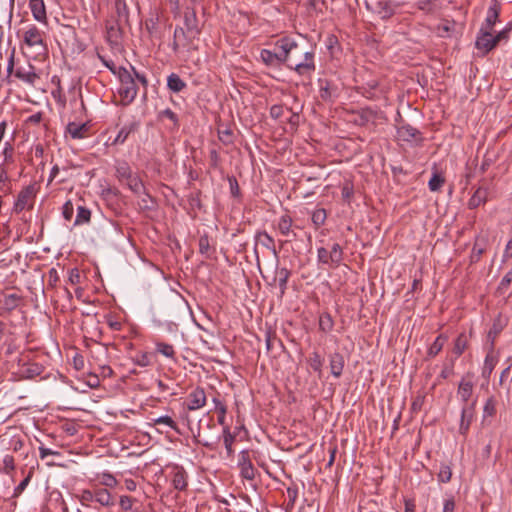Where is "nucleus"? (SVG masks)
<instances>
[{
    "label": "nucleus",
    "instance_id": "nucleus-63",
    "mask_svg": "<svg viewBox=\"0 0 512 512\" xmlns=\"http://www.w3.org/2000/svg\"><path fill=\"white\" fill-rule=\"evenodd\" d=\"M31 480V474H28L14 489V496H19L27 487Z\"/></svg>",
    "mask_w": 512,
    "mask_h": 512
},
{
    "label": "nucleus",
    "instance_id": "nucleus-58",
    "mask_svg": "<svg viewBox=\"0 0 512 512\" xmlns=\"http://www.w3.org/2000/svg\"><path fill=\"white\" fill-rule=\"evenodd\" d=\"M228 182H229V186H230L231 195L235 198L240 197L241 193H240V187H239L237 179L234 176H229Z\"/></svg>",
    "mask_w": 512,
    "mask_h": 512
},
{
    "label": "nucleus",
    "instance_id": "nucleus-44",
    "mask_svg": "<svg viewBox=\"0 0 512 512\" xmlns=\"http://www.w3.org/2000/svg\"><path fill=\"white\" fill-rule=\"evenodd\" d=\"M155 425H165L174 431H178L177 423L168 415L152 419Z\"/></svg>",
    "mask_w": 512,
    "mask_h": 512
},
{
    "label": "nucleus",
    "instance_id": "nucleus-8",
    "mask_svg": "<svg viewBox=\"0 0 512 512\" xmlns=\"http://www.w3.org/2000/svg\"><path fill=\"white\" fill-rule=\"evenodd\" d=\"M207 397L204 388L197 386L187 396L185 407L188 411H195L206 405Z\"/></svg>",
    "mask_w": 512,
    "mask_h": 512
},
{
    "label": "nucleus",
    "instance_id": "nucleus-10",
    "mask_svg": "<svg viewBox=\"0 0 512 512\" xmlns=\"http://www.w3.org/2000/svg\"><path fill=\"white\" fill-rule=\"evenodd\" d=\"M238 466L240 468V475L247 480L255 478L256 469L254 468L248 450H242L239 453Z\"/></svg>",
    "mask_w": 512,
    "mask_h": 512
},
{
    "label": "nucleus",
    "instance_id": "nucleus-23",
    "mask_svg": "<svg viewBox=\"0 0 512 512\" xmlns=\"http://www.w3.org/2000/svg\"><path fill=\"white\" fill-rule=\"evenodd\" d=\"M137 129H138V124L136 122H132L130 124L124 125L118 132V134L115 137V139L113 140L112 144H115V145L124 144L125 141L128 139L129 135L132 132H135Z\"/></svg>",
    "mask_w": 512,
    "mask_h": 512
},
{
    "label": "nucleus",
    "instance_id": "nucleus-55",
    "mask_svg": "<svg viewBox=\"0 0 512 512\" xmlns=\"http://www.w3.org/2000/svg\"><path fill=\"white\" fill-rule=\"evenodd\" d=\"M353 194H354V189H353V185L350 184V183H345L341 189V196H342V199L345 201V202H350L351 198L353 197Z\"/></svg>",
    "mask_w": 512,
    "mask_h": 512
},
{
    "label": "nucleus",
    "instance_id": "nucleus-37",
    "mask_svg": "<svg viewBox=\"0 0 512 512\" xmlns=\"http://www.w3.org/2000/svg\"><path fill=\"white\" fill-rule=\"evenodd\" d=\"M486 201V191L479 188L475 191L472 197L468 201V207L475 209Z\"/></svg>",
    "mask_w": 512,
    "mask_h": 512
},
{
    "label": "nucleus",
    "instance_id": "nucleus-61",
    "mask_svg": "<svg viewBox=\"0 0 512 512\" xmlns=\"http://www.w3.org/2000/svg\"><path fill=\"white\" fill-rule=\"evenodd\" d=\"M135 499L130 496L123 495L120 497L119 505L124 511H130L133 507Z\"/></svg>",
    "mask_w": 512,
    "mask_h": 512
},
{
    "label": "nucleus",
    "instance_id": "nucleus-59",
    "mask_svg": "<svg viewBox=\"0 0 512 512\" xmlns=\"http://www.w3.org/2000/svg\"><path fill=\"white\" fill-rule=\"evenodd\" d=\"M496 413V402L493 398H489L483 409L484 416H493Z\"/></svg>",
    "mask_w": 512,
    "mask_h": 512
},
{
    "label": "nucleus",
    "instance_id": "nucleus-25",
    "mask_svg": "<svg viewBox=\"0 0 512 512\" xmlns=\"http://www.w3.org/2000/svg\"><path fill=\"white\" fill-rule=\"evenodd\" d=\"M292 224H293L292 218L289 215L285 214L280 217V219L278 221L277 228L283 236L291 235L295 238L296 233H294L292 231Z\"/></svg>",
    "mask_w": 512,
    "mask_h": 512
},
{
    "label": "nucleus",
    "instance_id": "nucleus-31",
    "mask_svg": "<svg viewBox=\"0 0 512 512\" xmlns=\"http://www.w3.org/2000/svg\"><path fill=\"white\" fill-rule=\"evenodd\" d=\"M497 364V358L492 354L488 353L484 360V365L482 368V377L487 381L489 380L495 366Z\"/></svg>",
    "mask_w": 512,
    "mask_h": 512
},
{
    "label": "nucleus",
    "instance_id": "nucleus-3",
    "mask_svg": "<svg viewBox=\"0 0 512 512\" xmlns=\"http://www.w3.org/2000/svg\"><path fill=\"white\" fill-rule=\"evenodd\" d=\"M37 188L35 184L24 187L18 194L13 206V212L20 214L25 209L32 210L35 203Z\"/></svg>",
    "mask_w": 512,
    "mask_h": 512
},
{
    "label": "nucleus",
    "instance_id": "nucleus-32",
    "mask_svg": "<svg viewBox=\"0 0 512 512\" xmlns=\"http://www.w3.org/2000/svg\"><path fill=\"white\" fill-rule=\"evenodd\" d=\"M469 338L466 333H460L454 342L453 353L456 358L461 356L468 347Z\"/></svg>",
    "mask_w": 512,
    "mask_h": 512
},
{
    "label": "nucleus",
    "instance_id": "nucleus-5",
    "mask_svg": "<svg viewBox=\"0 0 512 512\" xmlns=\"http://www.w3.org/2000/svg\"><path fill=\"white\" fill-rule=\"evenodd\" d=\"M303 59H293L288 63V68L294 70L299 75H311L315 69L314 52L306 51L303 53Z\"/></svg>",
    "mask_w": 512,
    "mask_h": 512
},
{
    "label": "nucleus",
    "instance_id": "nucleus-27",
    "mask_svg": "<svg viewBox=\"0 0 512 512\" xmlns=\"http://www.w3.org/2000/svg\"><path fill=\"white\" fill-rule=\"evenodd\" d=\"M167 87L172 92L179 93L187 87V84L180 78L178 74L171 73L167 77Z\"/></svg>",
    "mask_w": 512,
    "mask_h": 512
},
{
    "label": "nucleus",
    "instance_id": "nucleus-7",
    "mask_svg": "<svg viewBox=\"0 0 512 512\" xmlns=\"http://www.w3.org/2000/svg\"><path fill=\"white\" fill-rule=\"evenodd\" d=\"M259 245L269 250L276 258H278V250L275 246V240L265 230L257 231L254 235V253L257 259L259 258L257 249Z\"/></svg>",
    "mask_w": 512,
    "mask_h": 512
},
{
    "label": "nucleus",
    "instance_id": "nucleus-9",
    "mask_svg": "<svg viewBox=\"0 0 512 512\" xmlns=\"http://www.w3.org/2000/svg\"><path fill=\"white\" fill-rule=\"evenodd\" d=\"M474 374L467 372L461 379L457 389V396L460 398L463 405H470L469 400L473 395L474 384L472 382Z\"/></svg>",
    "mask_w": 512,
    "mask_h": 512
},
{
    "label": "nucleus",
    "instance_id": "nucleus-13",
    "mask_svg": "<svg viewBox=\"0 0 512 512\" xmlns=\"http://www.w3.org/2000/svg\"><path fill=\"white\" fill-rule=\"evenodd\" d=\"M493 35L489 30H484L482 27L478 33L475 46L481 50L483 54H488L491 50L496 47Z\"/></svg>",
    "mask_w": 512,
    "mask_h": 512
},
{
    "label": "nucleus",
    "instance_id": "nucleus-18",
    "mask_svg": "<svg viewBox=\"0 0 512 512\" xmlns=\"http://www.w3.org/2000/svg\"><path fill=\"white\" fill-rule=\"evenodd\" d=\"M89 126L87 123L70 122L66 126V134L73 139H84L88 136Z\"/></svg>",
    "mask_w": 512,
    "mask_h": 512
},
{
    "label": "nucleus",
    "instance_id": "nucleus-56",
    "mask_svg": "<svg viewBox=\"0 0 512 512\" xmlns=\"http://www.w3.org/2000/svg\"><path fill=\"white\" fill-rule=\"evenodd\" d=\"M0 191L4 194L10 191L9 177L4 170L0 171Z\"/></svg>",
    "mask_w": 512,
    "mask_h": 512
},
{
    "label": "nucleus",
    "instance_id": "nucleus-21",
    "mask_svg": "<svg viewBox=\"0 0 512 512\" xmlns=\"http://www.w3.org/2000/svg\"><path fill=\"white\" fill-rule=\"evenodd\" d=\"M94 498L95 502L99 503L103 507H111L114 505L113 496L106 488L95 487Z\"/></svg>",
    "mask_w": 512,
    "mask_h": 512
},
{
    "label": "nucleus",
    "instance_id": "nucleus-64",
    "mask_svg": "<svg viewBox=\"0 0 512 512\" xmlns=\"http://www.w3.org/2000/svg\"><path fill=\"white\" fill-rule=\"evenodd\" d=\"M3 466L6 473H10L15 469L14 458L11 455H5L3 458Z\"/></svg>",
    "mask_w": 512,
    "mask_h": 512
},
{
    "label": "nucleus",
    "instance_id": "nucleus-53",
    "mask_svg": "<svg viewBox=\"0 0 512 512\" xmlns=\"http://www.w3.org/2000/svg\"><path fill=\"white\" fill-rule=\"evenodd\" d=\"M160 118H167L173 123L175 128L179 127V119L175 112H173L170 108H167L159 113Z\"/></svg>",
    "mask_w": 512,
    "mask_h": 512
},
{
    "label": "nucleus",
    "instance_id": "nucleus-57",
    "mask_svg": "<svg viewBox=\"0 0 512 512\" xmlns=\"http://www.w3.org/2000/svg\"><path fill=\"white\" fill-rule=\"evenodd\" d=\"M218 138L223 144L229 145L233 142L232 131L228 128L223 129V130H218Z\"/></svg>",
    "mask_w": 512,
    "mask_h": 512
},
{
    "label": "nucleus",
    "instance_id": "nucleus-29",
    "mask_svg": "<svg viewBox=\"0 0 512 512\" xmlns=\"http://www.w3.org/2000/svg\"><path fill=\"white\" fill-rule=\"evenodd\" d=\"M416 7L425 14H435L439 9V0H417Z\"/></svg>",
    "mask_w": 512,
    "mask_h": 512
},
{
    "label": "nucleus",
    "instance_id": "nucleus-34",
    "mask_svg": "<svg viewBox=\"0 0 512 512\" xmlns=\"http://www.w3.org/2000/svg\"><path fill=\"white\" fill-rule=\"evenodd\" d=\"M447 336H445L444 334H440L439 336L436 337V339L434 340V342L431 344V346L429 347L428 349V356L433 358L435 357L436 355H438L441 350L443 349V346L445 344V342L447 341Z\"/></svg>",
    "mask_w": 512,
    "mask_h": 512
},
{
    "label": "nucleus",
    "instance_id": "nucleus-50",
    "mask_svg": "<svg viewBox=\"0 0 512 512\" xmlns=\"http://www.w3.org/2000/svg\"><path fill=\"white\" fill-rule=\"evenodd\" d=\"M77 497L83 506H88L90 502L95 501L94 489H84Z\"/></svg>",
    "mask_w": 512,
    "mask_h": 512
},
{
    "label": "nucleus",
    "instance_id": "nucleus-1",
    "mask_svg": "<svg viewBox=\"0 0 512 512\" xmlns=\"http://www.w3.org/2000/svg\"><path fill=\"white\" fill-rule=\"evenodd\" d=\"M118 77L120 80L118 93L125 104H130L134 101L138 93V87L134 77L131 71L124 67L119 68Z\"/></svg>",
    "mask_w": 512,
    "mask_h": 512
},
{
    "label": "nucleus",
    "instance_id": "nucleus-11",
    "mask_svg": "<svg viewBox=\"0 0 512 512\" xmlns=\"http://www.w3.org/2000/svg\"><path fill=\"white\" fill-rule=\"evenodd\" d=\"M476 403L477 400L475 399L470 403V405H462L459 433L464 437L468 434L472 423Z\"/></svg>",
    "mask_w": 512,
    "mask_h": 512
},
{
    "label": "nucleus",
    "instance_id": "nucleus-42",
    "mask_svg": "<svg viewBox=\"0 0 512 512\" xmlns=\"http://www.w3.org/2000/svg\"><path fill=\"white\" fill-rule=\"evenodd\" d=\"M132 361L134 364L140 367H148L151 365V356L147 352H140L137 353L133 358Z\"/></svg>",
    "mask_w": 512,
    "mask_h": 512
},
{
    "label": "nucleus",
    "instance_id": "nucleus-54",
    "mask_svg": "<svg viewBox=\"0 0 512 512\" xmlns=\"http://www.w3.org/2000/svg\"><path fill=\"white\" fill-rule=\"evenodd\" d=\"M452 471L448 465H442L438 473V480L442 483H448L451 480Z\"/></svg>",
    "mask_w": 512,
    "mask_h": 512
},
{
    "label": "nucleus",
    "instance_id": "nucleus-36",
    "mask_svg": "<svg viewBox=\"0 0 512 512\" xmlns=\"http://www.w3.org/2000/svg\"><path fill=\"white\" fill-rule=\"evenodd\" d=\"M235 435L230 432V428L228 426H224L223 428V442L227 451L228 457H231L234 454V450L232 445L235 441Z\"/></svg>",
    "mask_w": 512,
    "mask_h": 512
},
{
    "label": "nucleus",
    "instance_id": "nucleus-4",
    "mask_svg": "<svg viewBox=\"0 0 512 512\" xmlns=\"http://www.w3.org/2000/svg\"><path fill=\"white\" fill-rule=\"evenodd\" d=\"M299 49L298 43L289 37H283L274 44V53L280 58V62L288 67L292 61V54Z\"/></svg>",
    "mask_w": 512,
    "mask_h": 512
},
{
    "label": "nucleus",
    "instance_id": "nucleus-22",
    "mask_svg": "<svg viewBox=\"0 0 512 512\" xmlns=\"http://www.w3.org/2000/svg\"><path fill=\"white\" fill-rule=\"evenodd\" d=\"M124 184H126L128 188L137 196L145 195L150 198V195L147 193L146 188L138 175L133 174L128 180L125 181Z\"/></svg>",
    "mask_w": 512,
    "mask_h": 512
},
{
    "label": "nucleus",
    "instance_id": "nucleus-43",
    "mask_svg": "<svg viewBox=\"0 0 512 512\" xmlns=\"http://www.w3.org/2000/svg\"><path fill=\"white\" fill-rule=\"evenodd\" d=\"M333 320L330 314L324 313L319 318V329L323 332H330L333 329Z\"/></svg>",
    "mask_w": 512,
    "mask_h": 512
},
{
    "label": "nucleus",
    "instance_id": "nucleus-16",
    "mask_svg": "<svg viewBox=\"0 0 512 512\" xmlns=\"http://www.w3.org/2000/svg\"><path fill=\"white\" fill-rule=\"evenodd\" d=\"M188 475L182 466H175L172 471V486L178 491L186 490L188 486Z\"/></svg>",
    "mask_w": 512,
    "mask_h": 512
},
{
    "label": "nucleus",
    "instance_id": "nucleus-30",
    "mask_svg": "<svg viewBox=\"0 0 512 512\" xmlns=\"http://www.w3.org/2000/svg\"><path fill=\"white\" fill-rule=\"evenodd\" d=\"M260 58L267 66L279 67L282 65L277 54L269 49H262L260 52Z\"/></svg>",
    "mask_w": 512,
    "mask_h": 512
},
{
    "label": "nucleus",
    "instance_id": "nucleus-45",
    "mask_svg": "<svg viewBox=\"0 0 512 512\" xmlns=\"http://www.w3.org/2000/svg\"><path fill=\"white\" fill-rule=\"evenodd\" d=\"M498 17H499V11L494 7H490L488 9L487 17L485 19V23L487 26L485 30L490 31L493 28V26L495 25V23L497 22Z\"/></svg>",
    "mask_w": 512,
    "mask_h": 512
},
{
    "label": "nucleus",
    "instance_id": "nucleus-60",
    "mask_svg": "<svg viewBox=\"0 0 512 512\" xmlns=\"http://www.w3.org/2000/svg\"><path fill=\"white\" fill-rule=\"evenodd\" d=\"M317 259H318L319 263L330 266L329 250L324 247L318 248L317 249Z\"/></svg>",
    "mask_w": 512,
    "mask_h": 512
},
{
    "label": "nucleus",
    "instance_id": "nucleus-20",
    "mask_svg": "<svg viewBox=\"0 0 512 512\" xmlns=\"http://www.w3.org/2000/svg\"><path fill=\"white\" fill-rule=\"evenodd\" d=\"M291 276V271L285 267L277 268L275 271L274 281L278 283L280 297L286 293L288 280Z\"/></svg>",
    "mask_w": 512,
    "mask_h": 512
},
{
    "label": "nucleus",
    "instance_id": "nucleus-24",
    "mask_svg": "<svg viewBox=\"0 0 512 512\" xmlns=\"http://www.w3.org/2000/svg\"><path fill=\"white\" fill-rule=\"evenodd\" d=\"M115 175L121 183H125L132 175V170L129 164L122 160L117 161L115 165Z\"/></svg>",
    "mask_w": 512,
    "mask_h": 512
},
{
    "label": "nucleus",
    "instance_id": "nucleus-12",
    "mask_svg": "<svg viewBox=\"0 0 512 512\" xmlns=\"http://www.w3.org/2000/svg\"><path fill=\"white\" fill-rule=\"evenodd\" d=\"M184 25L187 33L193 38L197 37L201 30L198 26V18L194 6H187L184 12Z\"/></svg>",
    "mask_w": 512,
    "mask_h": 512
},
{
    "label": "nucleus",
    "instance_id": "nucleus-41",
    "mask_svg": "<svg viewBox=\"0 0 512 512\" xmlns=\"http://www.w3.org/2000/svg\"><path fill=\"white\" fill-rule=\"evenodd\" d=\"M21 300V297L17 294H7L4 296L3 305L5 309L11 311L14 310Z\"/></svg>",
    "mask_w": 512,
    "mask_h": 512
},
{
    "label": "nucleus",
    "instance_id": "nucleus-33",
    "mask_svg": "<svg viewBox=\"0 0 512 512\" xmlns=\"http://www.w3.org/2000/svg\"><path fill=\"white\" fill-rule=\"evenodd\" d=\"M155 347L157 353L165 356L166 358L175 360L176 352L173 345L161 341H155Z\"/></svg>",
    "mask_w": 512,
    "mask_h": 512
},
{
    "label": "nucleus",
    "instance_id": "nucleus-6",
    "mask_svg": "<svg viewBox=\"0 0 512 512\" xmlns=\"http://www.w3.org/2000/svg\"><path fill=\"white\" fill-rule=\"evenodd\" d=\"M396 136L401 141L415 144H421L424 140L422 133L408 123H403L397 127Z\"/></svg>",
    "mask_w": 512,
    "mask_h": 512
},
{
    "label": "nucleus",
    "instance_id": "nucleus-28",
    "mask_svg": "<svg viewBox=\"0 0 512 512\" xmlns=\"http://www.w3.org/2000/svg\"><path fill=\"white\" fill-rule=\"evenodd\" d=\"M343 249L338 243H334L329 250L330 267L336 268L343 261Z\"/></svg>",
    "mask_w": 512,
    "mask_h": 512
},
{
    "label": "nucleus",
    "instance_id": "nucleus-15",
    "mask_svg": "<svg viewBox=\"0 0 512 512\" xmlns=\"http://www.w3.org/2000/svg\"><path fill=\"white\" fill-rule=\"evenodd\" d=\"M399 7L400 4L393 1H378L375 4V12L381 19L387 20L396 13Z\"/></svg>",
    "mask_w": 512,
    "mask_h": 512
},
{
    "label": "nucleus",
    "instance_id": "nucleus-52",
    "mask_svg": "<svg viewBox=\"0 0 512 512\" xmlns=\"http://www.w3.org/2000/svg\"><path fill=\"white\" fill-rule=\"evenodd\" d=\"M511 282H512V269H511L510 271H508V272L504 275V277L502 278V280H501V281H500V283H499V286H498V288H497V291H498L500 294H504V293L508 290V288H509V286H510Z\"/></svg>",
    "mask_w": 512,
    "mask_h": 512
},
{
    "label": "nucleus",
    "instance_id": "nucleus-47",
    "mask_svg": "<svg viewBox=\"0 0 512 512\" xmlns=\"http://www.w3.org/2000/svg\"><path fill=\"white\" fill-rule=\"evenodd\" d=\"M213 402L215 404V409L216 411L218 412V423L220 425H225V419H226V412H227V408L225 406V404H223L219 399L217 398H214L213 399Z\"/></svg>",
    "mask_w": 512,
    "mask_h": 512
},
{
    "label": "nucleus",
    "instance_id": "nucleus-51",
    "mask_svg": "<svg viewBox=\"0 0 512 512\" xmlns=\"http://www.w3.org/2000/svg\"><path fill=\"white\" fill-rule=\"evenodd\" d=\"M210 240L207 234L202 235L199 238V252L206 258L210 256Z\"/></svg>",
    "mask_w": 512,
    "mask_h": 512
},
{
    "label": "nucleus",
    "instance_id": "nucleus-39",
    "mask_svg": "<svg viewBox=\"0 0 512 512\" xmlns=\"http://www.w3.org/2000/svg\"><path fill=\"white\" fill-rule=\"evenodd\" d=\"M485 251V244L483 239L477 238L471 252V262L476 263L480 260L482 254Z\"/></svg>",
    "mask_w": 512,
    "mask_h": 512
},
{
    "label": "nucleus",
    "instance_id": "nucleus-48",
    "mask_svg": "<svg viewBox=\"0 0 512 512\" xmlns=\"http://www.w3.org/2000/svg\"><path fill=\"white\" fill-rule=\"evenodd\" d=\"M444 182L445 179L440 174L434 173L428 182V187L430 191L436 192L440 190Z\"/></svg>",
    "mask_w": 512,
    "mask_h": 512
},
{
    "label": "nucleus",
    "instance_id": "nucleus-62",
    "mask_svg": "<svg viewBox=\"0 0 512 512\" xmlns=\"http://www.w3.org/2000/svg\"><path fill=\"white\" fill-rule=\"evenodd\" d=\"M73 213H74L73 204L70 200H68L64 203L63 208H62L63 217L66 220H71Z\"/></svg>",
    "mask_w": 512,
    "mask_h": 512
},
{
    "label": "nucleus",
    "instance_id": "nucleus-19",
    "mask_svg": "<svg viewBox=\"0 0 512 512\" xmlns=\"http://www.w3.org/2000/svg\"><path fill=\"white\" fill-rule=\"evenodd\" d=\"M29 7L36 21L47 23L46 7L43 0H30Z\"/></svg>",
    "mask_w": 512,
    "mask_h": 512
},
{
    "label": "nucleus",
    "instance_id": "nucleus-26",
    "mask_svg": "<svg viewBox=\"0 0 512 512\" xmlns=\"http://www.w3.org/2000/svg\"><path fill=\"white\" fill-rule=\"evenodd\" d=\"M43 372V366L38 363H29L27 365H23L20 369V375L27 379H33L36 376H39Z\"/></svg>",
    "mask_w": 512,
    "mask_h": 512
},
{
    "label": "nucleus",
    "instance_id": "nucleus-35",
    "mask_svg": "<svg viewBox=\"0 0 512 512\" xmlns=\"http://www.w3.org/2000/svg\"><path fill=\"white\" fill-rule=\"evenodd\" d=\"M324 359L320 355L319 352L314 351L310 354L308 358V364L311 367V369L318 373L319 376L322 374V366H323Z\"/></svg>",
    "mask_w": 512,
    "mask_h": 512
},
{
    "label": "nucleus",
    "instance_id": "nucleus-14",
    "mask_svg": "<svg viewBox=\"0 0 512 512\" xmlns=\"http://www.w3.org/2000/svg\"><path fill=\"white\" fill-rule=\"evenodd\" d=\"M14 75L20 81L32 85L39 80V75L35 72L34 66L27 63L25 66H18L14 72Z\"/></svg>",
    "mask_w": 512,
    "mask_h": 512
},
{
    "label": "nucleus",
    "instance_id": "nucleus-40",
    "mask_svg": "<svg viewBox=\"0 0 512 512\" xmlns=\"http://www.w3.org/2000/svg\"><path fill=\"white\" fill-rule=\"evenodd\" d=\"M327 218L326 210L323 208L316 209L313 211L311 220L316 228H319L325 223V220Z\"/></svg>",
    "mask_w": 512,
    "mask_h": 512
},
{
    "label": "nucleus",
    "instance_id": "nucleus-49",
    "mask_svg": "<svg viewBox=\"0 0 512 512\" xmlns=\"http://www.w3.org/2000/svg\"><path fill=\"white\" fill-rule=\"evenodd\" d=\"M100 484L108 487V488H114L117 485V479L113 474L110 472H103L100 476Z\"/></svg>",
    "mask_w": 512,
    "mask_h": 512
},
{
    "label": "nucleus",
    "instance_id": "nucleus-38",
    "mask_svg": "<svg viewBox=\"0 0 512 512\" xmlns=\"http://www.w3.org/2000/svg\"><path fill=\"white\" fill-rule=\"evenodd\" d=\"M91 219V211L90 209L84 207V206H78L77 207V215L74 222V225H82L87 224L90 222Z\"/></svg>",
    "mask_w": 512,
    "mask_h": 512
},
{
    "label": "nucleus",
    "instance_id": "nucleus-46",
    "mask_svg": "<svg viewBox=\"0 0 512 512\" xmlns=\"http://www.w3.org/2000/svg\"><path fill=\"white\" fill-rule=\"evenodd\" d=\"M286 493H287V498H288L287 509H292L296 503L297 498H298L297 485L293 484V485L287 487Z\"/></svg>",
    "mask_w": 512,
    "mask_h": 512
},
{
    "label": "nucleus",
    "instance_id": "nucleus-2",
    "mask_svg": "<svg viewBox=\"0 0 512 512\" xmlns=\"http://www.w3.org/2000/svg\"><path fill=\"white\" fill-rule=\"evenodd\" d=\"M22 41L28 47L37 48L39 53L47 50L45 32L34 24H29L24 28Z\"/></svg>",
    "mask_w": 512,
    "mask_h": 512
},
{
    "label": "nucleus",
    "instance_id": "nucleus-17",
    "mask_svg": "<svg viewBox=\"0 0 512 512\" xmlns=\"http://www.w3.org/2000/svg\"><path fill=\"white\" fill-rule=\"evenodd\" d=\"M328 358L331 374L335 378H339L342 375L345 366L344 356L339 352H333Z\"/></svg>",
    "mask_w": 512,
    "mask_h": 512
}]
</instances>
